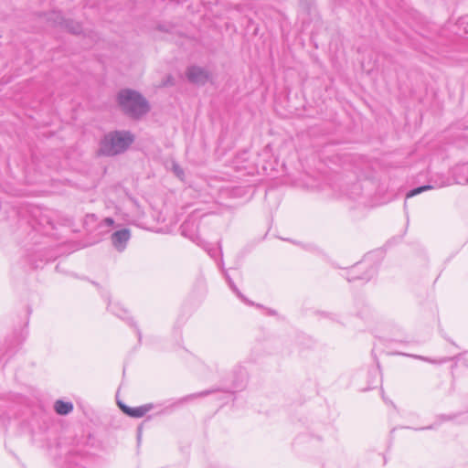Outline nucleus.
Masks as SVG:
<instances>
[{"instance_id":"1","label":"nucleus","mask_w":468,"mask_h":468,"mask_svg":"<svg viewBox=\"0 0 468 468\" xmlns=\"http://www.w3.org/2000/svg\"><path fill=\"white\" fill-rule=\"evenodd\" d=\"M134 141L133 135L126 131H115L106 134L101 142L100 152L113 156L123 153Z\"/></svg>"},{"instance_id":"2","label":"nucleus","mask_w":468,"mask_h":468,"mask_svg":"<svg viewBox=\"0 0 468 468\" xmlns=\"http://www.w3.org/2000/svg\"><path fill=\"white\" fill-rule=\"evenodd\" d=\"M118 102L122 111L133 118H139L149 112L148 101L137 91L132 90H121Z\"/></svg>"},{"instance_id":"3","label":"nucleus","mask_w":468,"mask_h":468,"mask_svg":"<svg viewBox=\"0 0 468 468\" xmlns=\"http://www.w3.org/2000/svg\"><path fill=\"white\" fill-rule=\"evenodd\" d=\"M181 233L185 237H187L189 239H191L193 242L197 243L198 246L203 247L210 253V250L207 248V243L205 242L197 233V226L195 222L186 220L181 226Z\"/></svg>"},{"instance_id":"4","label":"nucleus","mask_w":468,"mask_h":468,"mask_svg":"<svg viewBox=\"0 0 468 468\" xmlns=\"http://www.w3.org/2000/svg\"><path fill=\"white\" fill-rule=\"evenodd\" d=\"M187 80L194 84L204 85L209 78L208 72L201 67L190 66L186 71Z\"/></svg>"},{"instance_id":"5","label":"nucleus","mask_w":468,"mask_h":468,"mask_svg":"<svg viewBox=\"0 0 468 468\" xmlns=\"http://www.w3.org/2000/svg\"><path fill=\"white\" fill-rule=\"evenodd\" d=\"M118 405L125 414L133 418H142L154 408V405L152 403L144 404L135 408L128 407L122 404L121 401H118Z\"/></svg>"},{"instance_id":"6","label":"nucleus","mask_w":468,"mask_h":468,"mask_svg":"<svg viewBox=\"0 0 468 468\" xmlns=\"http://www.w3.org/2000/svg\"><path fill=\"white\" fill-rule=\"evenodd\" d=\"M131 234L129 229H122L112 234V242L115 249L122 251L126 247V243L130 239Z\"/></svg>"},{"instance_id":"7","label":"nucleus","mask_w":468,"mask_h":468,"mask_svg":"<svg viewBox=\"0 0 468 468\" xmlns=\"http://www.w3.org/2000/svg\"><path fill=\"white\" fill-rule=\"evenodd\" d=\"M55 410L59 415H67L73 410V405L71 402H65L63 400H57L55 402Z\"/></svg>"},{"instance_id":"8","label":"nucleus","mask_w":468,"mask_h":468,"mask_svg":"<svg viewBox=\"0 0 468 468\" xmlns=\"http://www.w3.org/2000/svg\"><path fill=\"white\" fill-rule=\"evenodd\" d=\"M458 171H459L460 174H463L464 176L461 177V178H458L457 182L459 184L468 183V164L467 165H463L461 167H459Z\"/></svg>"},{"instance_id":"9","label":"nucleus","mask_w":468,"mask_h":468,"mask_svg":"<svg viewBox=\"0 0 468 468\" xmlns=\"http://www.w3.org/2000/svg\"><path fill=\"white\" fill-rule=\"evenodd\" d=\"M431 188H432V186H430V185L416 187V188L410 190V192H408L407 195H406V197L407 198L412 197H414V196H416L418 194H420L423 191L431 189Z\"/></svg>"},{"instance_id":"10","label":"nucleus","mask_w":468,"mask_h":468,"mask_svg":"<svg viewBox=\"0 0 468 468\" xmlns=\"http://www.w3.org/2000/svg\"><path fill=\"white\" fill-rule=\"evenodd\" d=\"M225 277H226V280L229 285V287L231 288V290L241 299H243V295L241 294V292L239 291V289L237 288V286L235 285V283L233 282V281L231 280V278L226 273L225 274Z\"/></svg>"},{"instance_id":"11","label":"nucleus","mask_w":468,"mask_h":468,"mask_svg":"<svg viewBox=\"0 0 468 468\" xmlns=\"http://www.w3.org/2000/svg\"><path fill=\"white\" fill-rule=\"evenodd\" d=\"M173 172L178 178L183 179L184 170L178 164H176V163L173 164Z\"/></svg>"},{"instance_id":"12","label":"nucleus","mask_w":468,"mask_h":468,"mask_svg":"<svg viewBox=\"0 0 468 468\" xmlns=\"http://www.w3.org/2000/svg\"><path fill=\"white\" fill-rule=\"evenodd\" d=\"M357 269H359V266H358V265H357V266H356V267L351 271V272H350V274H351V275H350L349 277H347L348 282H352V281H354V280H356V279L369 280V277H359V276L356 275V270H357Z\"/></svg>"},{"instance_id":"13","label":"nucleus","mask_w":468,"mask_h":468,"mask_svg":"<svg viewBox=\"0 0 468 468\" xmlns=\"http://www.w3.org/2000/svg\"><path fill=\"white\" fill-rule=\"evenodd\" d=\"M111 311L119 317H122V314L126 313L124 309L119 308L117 305H109Z\"/></svg>"},{"instance_id":"14","label":"nucleus","mask_w":468,"mask_h":468,"mask_svg":"<svg viewBox=\"0 0 468 468\" xmlns=\"http://www.w3.org/2000/svg\"><path fill=\"white\" fill-rule=\"evenodd\" d=\"M415 357H416V358H419V359H421V360H423V361L430 362V363H438V364L446 363V362H448V361L450 360L449 358H446V357L441 358V359H440V360H438V361L431 360V359H430V358H428V357H424V356H415Z\"/></svg>"},{"instance_id":"15","label":"nucleus","mask_w":468,"mask_h":468,"mask_svg":"<svg viewBox=\"0 0 468 468\" xmlns=\"http://www.w3.org/2000/svg\"><path fill=\"white\" fill-rule=\"evenodd\" d=\"M212 392H214V390H205V391H202V392H199V393L192 394V395L186 397L184 399L186 400L188 399H195V398H199V397H205V396H207V395L211 394Z\"/></svg>"},{"instance_id":"16","label":"nucleus","mask_w":468,"mask_h":468,"mask_svg":"<svg viewBox=\"0 0 468 468\" xmlns=\"http://www.w3.org/2000/svg\"><path fill=\"white\" fill-rule=\"evenodd\" d=\"M103 224L110 227L114 224V220L112 218H106L103 219Z\"/></svg>"},{"instance_id":"17","label":"nucleus","mask_w":468,"mask_h":468,"mask_svg":"<svg viewBox=\"0 0 468 468\" xmlns=\"http://www.w3.org/2000/svg\"><path fill=\"white\" fill-rule=\"evenodd\" d=\"M69 30L74 34H78L80 32V26H77L76 28H70Z\"/></svg>"}]
</instances>
